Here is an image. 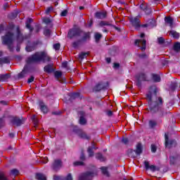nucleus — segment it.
Wrapping results in <instances>:
<instances>
[{"instance_id":"f257e3e1","label":"nucleus","mask_w":180,"mask_h":180,"mask_svg":"<svg viewBox=\"0 0 180 180\" xmlns=\"http://www.w3.org/2000/svg\"><path fill=\"white\" fill-rule=\"evenodd\" d=\"M146 96L148 107L146 110L151 115H156L159 118L164 117L167 112L164 108V98L158 96V87L155 85L150 86Z\"/></svg>"},{"instance_id":"f03ea898","label":"nucleus","mask_w":180,"mask_h":180,"mask_svg":"<svg viewBox=\"0 0 180 180\" xmlns=\"http://www.w3.org/2000/svg\"><path fill=\"white\" fill-rule=\"evenodd\" d=\"M51 58L44 51L35 52L26 60L27 64H34L36 63H50Z\"/></svg>"},{"instance_id":"7ed1b4c3","label":"nucleus","mask_w":180,"mask_h":180,"mask_svg":"<svg viewBox=\"0 0 180 180\" xmlns=\"http://www.w3.org/2000/svg\"><path fill=\"white\" fill-rule=\"evenodd\" d=\"M81 38L76 41H74L71 46L73 49H78L81 44L83 43H88V41H91V32H86L82 30L80 32Z\"/></svg>"},{"instance_id":"20e7f679","label":"nucleus","mask_w":180,"mask_h":180,"mask_svg":"<svg viewBox=\"0 0 180 180\" xmlns=\"http://www.w3.org/2000/svg\"><path fill=\"white\" fill-rule=\"evenodd\" d=\"M15 34L13 32H8L4 36L1 37L2 44L7 46L9 51H13V37Z\"/></svg>"},{"instance_id":"39448f33","label":"nucleus","mask_w":180,"mask_h":180,"mask_svg":"<svg viewBox=\"0 0 180 180\" xmlns=\"http://www.w3.org/2000/svg\"><path fill=\"white\" fill-rule=\"evenodd\" d=\"M82 30L81 28L75 27L70 29L68 32V39L71 40L74 39V37H79V36H81Z\"/></svg>"},{"instance_id":"423d86ee","label":"nucleus","mask_w":180,"mask_h":180,"mask_svg":"<svg viewBox=\"0 0 180 180\" xmlns=\"http://www.w3.org/2000/svg\"><path fill=\"white\" fill-rule=\"evenodd\" d=\"M108 86H109L108 82L105 84L103 82H99L93 88V92H101V91H105L108 89Z\"/></svg>"},{"instance_id":"0eeeda50","label":"nucleus","mask_w":180,"mask_h":180,"mask_svg":"<svg viewBox=\"0 0 180 180\" xmlns=\"http://www.w3.org/2000/svg\"><path fill=\"white\" fill-rule=\"evenodd\" d=\"M136 86H138V88H141V85H142L141 82L142 81H143L144 82L150 81L147 78V75H146V73H144V72H141V73L138 74L136 76Z\"/></svg>"},{"instance_id":"6e6552de","label":"nucleus","mask_w":180,"mask_h":180,"mask_svg":"<svg viewBox=\"0 0 180 180\" xmlns=\"http://www.w3.org/2000/svg\"><path fill=\"white\" fill-rule=\"evenodd\" d=\"M134 45L136 47H139L141 51H146V49H147V41L146 39H136Z\"/></svg>"},{"instance_id":"1a4fd4ad","label":"nucleus","mask_w":180,"mask_h":180,"mask_svg":"<svg viewBox=\"0 0 180 180\" xmlns=\"http://www.w3.org/2000/svg\"><path fill=\"white\" fill-rule=\"evenodd\" d=\"M73 131L74 133H75V134H77V136L83 140H89L90 139V137L86 135V133L84 132V131H82V129H81L74 128Z\"/></svg>"},{"instance_id":"9d476101","label":"nucleus","mask_w":180,"mask_h":180,"mask_svg":"<svg viewBox=\"0 0 180 180\" xmlns=\"http://www.w3.org/2000/svg\"><path fill=\"white\" fill-rule=\"evenodd\" d=\"M11 123L13 126H16L17 127H20L22 124H24L25 122L23 120L18 117H13L11 119Z\"/></svg>"},{"instance_id":"9b49d317","label":"nucleus","mask_w":180,"mask_h":180,"mask_svg":"<svg viewBox=\"0 0 180 180\" xmlns=\"http://www.w3.org/2000/svg\"><path fill=\"white\" fill-rule=\"evenodd\" d=\"M29 39V35L23 36V34L20 32V29L19 27H17V35H16V40L18 43H22L23 40H27Z\"/></svg>"},{"instance_id":"f8f14e48","label":"nucleus","mask_w":180,"mask_h":180,"mask_svg":"<svg viewBox=\"0 0 180 180\" xmlns=\"http://www.w3.org/2000/svg\"><path fill=\"white\" fill-rule=\"evenodd\" d=\"M129 22L131 24V25L136 29V30H139V29H140L141 21L140 19H139V17L130 18Z\"/></svg>"},{"instance_id":"ddd939ff","label":"nucleus","mask_w":180,"mask_h":180,"mask_svg":"<svg viewBox=\"0 0 180 180\" xmlns=\"http://www.w3.org/2000/svg\"><path fill=\"white\" fill-rule=\"evenodd\" d=\"M94 178V172H86L79 176V180H91Z\"/></svg>"},{"instance_id":"4468645a","label":"nucleus","mask_w":180,"mask_h":180,"mask_svg":"<svg viewBox=\"0 0 180 180\" xmlns=\"http://www.w3.org/2000/svg\"><path fill=\"white\" fill-rule=\"evenodd\" d=\"M178 161H180V154L174 153L173 155L169 157V164L170 165H175Z\"/></svg>"},{"instance_id":"2eb2a0df","label":"nucleus","mask_w":180,"mask_h":180,"mask_svg":"<svg viewBox=\"0 0 180 180\" xmlns=\"http://www.w3.org/2000/svg\"><path fill=\"white\" fill-rule=\"evenodd\" d=\"M63 165V162L61 160L58 159L55 160L52 164V168L54 171H58L60 168H61V166Z\"/></svg>"},{"instance_id":"dca6fc26","label":"nucleus","mask_w":180,"mask_h":180,"mask_svg":"<svg viewBox=\"0 0 180 180\" xmlns=\"http://www.w3.org/2000/svg\"><path fill=\"white\" fill-rule=\"evenodd\" d=\"M54 63H50L44 67V72H46L47 74H51L52 72H54L56 70L54 69Z\"/></svg>"},{"instance_id":"f3484780","label":"nucleus","mask_w":180,"mask_h":180,"mask_svg":"<svg viewBox=\"0 0 180 180\" xmlns=\"http://www.w3.org/2000/svg\"><path fill=\"white\" fill-rule=\"evenodd\" d=\"M165 147H169L171 148L172 147L173 144H176V141L175 140H170L169 138L168 137V135L165 134Z\"/></svg>"},{"instance_id":"a211bd4d","label":"nucleus","mask_w":180,"mask_h":180,"mask_svg":"<svg viewBox=\"0 0 180 180\" xmlns=\"http://www.w3.org/2000/svg\"><path fill=\"white\" fill-rule=\"evenodd\" d=\"M79 124H82V125L86 124V119H85V112L79 111Z\"/></svg>"},{"instance_id":"6ab92c4d","label":"nucleus","mask_w":180,"mask_h":180,"mask_svg":"<svg viewBox=\"0 0 180 180\" xmlns=\"http://www.w3.org/2000/svg\"><path fill=\"white\" fill-rule=\"evenodd\" d=\"M27 74H29V68L25 66L22 72L18 74V77L19 79H22V78H25Z\"/></svg>"},{"instance_id":"aec40b11","label":"nucleus","mask_w":180,"mask_h":180,"mask_svg":"<svg viewBox=\"0 0 180 180\" xmlns=\"http://www.w3.org/2000/svg\"><path fill=\"white\" fill-rule=\"evenodd\" d=\"M94 16L96 19H105L108 16V13L106 11H97L95 13Z\"/></svg>"},{"instance_id":"412c9836","label":"nucleus","mask_w":180,"mask_h":180,"mask_svg":"<svg viewBox=\"0 0 180 180\" xmlns=\"http://www.w3.org/2000/svg\"><path fill=\"white\" fill-rule=\"evenodd\" d=\"M143 164L146 170L150 169L152 172H155V171H157V167H155V165H150V162H148V161H145Z\"/></svg>"},{"instance_id":"4be33fe9","label":"nucleus","mask_w":180,"mask_h":180,"mask_svg":"<svg viewBox=\"0 0 180 180\" xmlns=\"http://www.w3.org/2000/svg\"><path fill=\"white\" fill-rule=\"evenodd\" d=\"M165 23L168 25L171 29L174 27V18L171 16H166L165 17Z\"/></svg>"},{"instance_id":"5701e85b","label":"nucleus","mask_w":180,"mask_h":180,"mask_svg":"<svg viewBox=\"0 0 180 180\" xmlns=\"http://www.w3.org/2000/svg\"><path fill=\"white\" fill-rule=\"evenodd\" d=\"M30 23H33V19L29 18L27 19V21L25 22V27L30 30V33H32L33 30H34V28L32 27Z\"/></svg>"},{"instance_id":"b1692460","label":"nucleus","mask_w":180,"mask_h":180,"mask_svg":"<svg viewBox=\"0 0 180 180\" xmlns=\"http://www.w3.org/2000/svg\"><path fill=\"white\" fill-rule=\"evenodd\" d=\"M3 64H11V56L0 58V65Z\"/></svg>"},{"instance_id":"393cba45","label":"nucleus","mask_w":180,"mask_h":180,"mask_svg":"<svg viewBox=\"0 0 180 180\" xmlns=\"http://www.w3.org/2000/svg\"><path fill=\"white\" fill-rule=\"evenodd\" d=\"M127 154L130 158H136L137 155H139L136 153V150L133 149H128L127 151Z\"/></svg>"},{"instance_id":"a878e982","label":"nucleus","mask_w":180,"mask_h":180,"mask_svg":"<svg viewBox=\"0 0 180 180\" xmlns=\"http://www.w3.org/2000/svg\"><path fill=\"white\" fill-rule=\"evenodd\" d=\"M39 105L41 111H42L44 114L48 113L49 108L43 101H40Z\"/></svg>"},{"instance_id":"bb28decb","label":"nucleus","mask_w":180,"mask_h":180,"mask_svg":"<svg viewBox=\"0 0 180 180\" xmlns=\"http://www.w3.org/2000/svg\"><path fill=\"white\" fill-rule=\"evenodd\" d=\"M77 98L79 99H81L82 98V96H81V93H79V92L72 93L70 95L69 100L74 101L75 99H77Z\"/></svg>"},{"instance_id":"cd10ccee","label":"nucleus","mask_w":180,"mask_h":180,"mask_svg":"<svg viewBox=\"0 0 180 180\" xmlns=\"http://www.w3.org/2000/svg\"><path fill=\"white\" fill-rule=\"evenodd\" d=\"M135 152L138 155H141L143 153V145L141 143H138L136 144Z\"/></svg>"},{"instance_id":"c85d7f7f","label":"nucleus","mask_w":180,"mask_h":180,"mask_svg":"<svg viewBox=\"0 0 180 180\" xmlns=\"http://www.w3.org/2000/svg\"><path fill=\"white\" fill-rule=\"evenodd\" d=\"M151 78L153 82H161V76H160V75L152 73Z\"/></svg>"},{"instance_id":"c756f323","label":"nucleus","mask_w":180,"mask_h":180,"mask_svg":"<svg viewBox=\"0 0 180 180\" xmlns=\"http://www.w3.org/2000/svg\"><path fill=\"white\" fill-rule=\"evenodd\" d=\"M11 78V75L6 73L4 75H0V82H5Z\"/></svg>"},{"instance_id":"7c9ffc66","label":"nucleus","mask_w":180,"mask_h":180,"mask_svg":"<svg viewBox=\"0 0 180 180\" xmlns=\"http://www.w3.org/2000/svg\"><path fill=\"white\" fill-rule=\"evenodd\" d=\"M169 34L173 37V39H175L176 40H178L180 37V34L179 32H177L175 30H171L169 31Z\"/></svg>"},{"instance_id":"2f4dec72","label":"nucleus","mask_w":180,"mask_h":180,"mask_svg":"<svg viewBox=\"0 0 180 180\" xmlns=\"http://www.w3.org/2000/svg\"><path fill=\"white\" fill-rule=\"evenodd\" d=\"M96 158L101 162L106 161V158L103 157V155H102L101 153H98L96 155Z\"/></svg>"},{"instance_id":"473e14b6","label":"nucleus","mask_w":180,"mask_h":180,"mask_svg":"<svg viewBox=\"0 0 180 180\" xmlns=\"http://www.w3.org/2000/svg\"><path fill=\"white\" fill-rule=\"evenodd\" d=\"M35 178L37 180H47L46 176L41 173H37L35 175Z\"/></svg>"},{"instance_id":"72a5a7b5","label":"nucleus","mask_w":180,"mask_h":180,"mask_svg":"<svg viewBox=\"0 0 180 180\" xmlns=\"http://www.w3.org/2000/svg\"><path fill=\"white\" fill-rule=\"evenodd\" d=\"M173 49L176 51V53H179L180 51V42L174 43L173 46Z\"/></svg>"},{"instance_id":"f704fd0d","label":"nucleus","mask_w":180,"mask_h":180,"mask_svg":"<svg viewBox=\"0 0 180 180\" xmlns=\"http://www.w3.org/2000/svg\"><path fill=\"white\" fill-rule=\"evenodd\" d=\"M176 88H178V83L176 82H172L169 86L171 91H175Z\"/></svg>"},{"instance_id":"c9c22d12","label":"nucleus","mask_w":180,"mask_h":180,"mask_svg":"<svg viewBox=\"0 0 180 180\" xmlns=\"http://www.w3.org/2000/svg\"><path fill=\"white\" fill-rule=\"evenodd\" d=\"M35 49H36V44H34L30 46H27L25 47V50L28 51V53H30V51H34Z\"/></svg>"},{"instance_id":"e433bc0d","label":"nucleus","mask_w":180,"mask_h":180,"mask_svg":"<svg viewBox=\"0 0 180 180\" xmlns=\"http://www.w3.org/2000/svg\"><path fill=\"white\" fill-rule=\"evenodd\" d=\"M94 39H95L96 43H99V40L102 39V34L98 32H96L94 34Z\"/></svg>"},{"instance_id":"4c0bfd02","label":"nucleus","mask_w":180,"mask_h":180,"mask_svg":"<svg viewBox=\"0 0 180 180\" xmlns=\"http://www.w3.org/2000/svg\"><path fill=\"white\" fill-rule=\"evenodd\" d=\"M54 77L56 79H60L63 77V72L56 70L54 72Z\"/></svg>"},{"instance_id":"58836bf2","label":"nucleus","mask_w":180,"mask_h":180,"mask_svg":"<svg viewBox=\"0 0 180 180\" xmlns=\"http://www.w3.org/2000/svg\"><path fill=\"white\" fill-rule=\"evenodd\" d=\"M148 124L150 129H154L157 126V121L150 120H149Z\"/></svg>"},{"instance_id":"ea45409f","label":"nucleus","mask_w":180,"mask_h":180,"mask_svg":"<svg viewBox=\"0 0 180 180\" xmlns=\"http://www.w3.org/2000/svg\"><path fill=\"white\" fill-rule=\"evenodd\" d=\"M89 55V52H82L79 54V58L80 60H84V58H86V56Z\"/></svg>"},{"instance_id":"a19ab883","label":"nucleus","mask_w":180,"mask_h":180,"mask_svg":"<svg viewBox=\"0 0 180 180\" xmlns=\"http://www.w3.org/2000/svg\"><path fill=\"white\" fill-rule=\"evenodd\" d=\"M101 172H102V174H103V175H106L107 176H109V172L108 171V167H101Z\"/></svg>"},{"instance_id":"79ce46f5","label":"nucleus","mask_w":180,"mask_h":180,"mask_svg":"<svg viewBox=\"0 0 180 180\" xmlns=\"http://www.w3.org/2000/svg\"><path fill=\"white\" fill-rule=\"evenodd\" d=\"M44 36H46V37H50V36H51V31L50 30V29H44Z\"/></svg>"},{"instance_id":"37998d69","label":"nucleus","mask_w":180,"mask_h":180,"mask_svg":"<svg viewBox=\"0 0 180 180\" xmlns=\"http://www.w3.org/2000/svg\"><path fill=\"white\" fill-rule=\"evenodd\" d=\"M99 26H101V27H103V26H112V24L106 22V21H101L99 22Z\"/></svg>"},{"instance_id":"c03bdc74","label":"nucleus","mask_w":180,"mask_h":180,"mask_svg":"<svg viewBox=\"0 0 180 180\" xmlns=\"http://www.w3.org/2000/svg\"><path fill=\"white\" fill-rule=\"evenodd\" d=\"M18 15H19V13L15 11V12L11 13L9 15V18H10V19H15V18H18Z\"/></svg>"},{"instance_id":"a18cd8bd","label":"nucleus","mask_w":180,"mask_h":180,"mask_svg":"<svg viewBox=\"0 0 180 180\" xmlns=\"http://www.w3.org/2000/svg\"><path fill=\"white\" fill-rule=\"evenodd\" d=\"M143 12H145L146 15H151L153 13V10L150 8H148V6H147L145 10L143 11Z\"/></svg>"},{"instance_id":"49530a36","label":"nucleus","mask_w":180,"mask_h":180,"mask_svg":"<svg viewBox=\"0 0 180 180\" xmlns=\"http://www.w3.org/2000/svg\"><path fill=\"white\" fill-rule=\"evenodd\" d=\"M87 153L89 154V157H94V149L92 148L89 147L87 149Z\"/></svg>"},{"instance_id":"de8ad7c7","label":"nucleus","mask_w":180,"mask_h":180,"mask_svg":"<svg viewBox=\"0 0 180 180\" xmlns=\"http://www.w3.org/2000/svg\"><path fill=\"white\" fill-rule=\"evenodd\" d=\"M149 26H150V27H154V26H155V20L154 19H150L148 20V23Z\"/></svg>"},{"instance_id":"09e8293b","label":"nucleus","mask_w":180,"mask_h":180,"mask_svg":"<svg viewBox=\"0 0 180 180\" xmlns=\"http://www.w3.org/2000/svg\"><path fill=\"white\" fill-rule=\"evenodd\" d=\"M73 165H75V167H79V166H82L84 165V162L82 161H76L73 163Z\"/></svg>"},{"instance_id":"8fccbe9b","label":"nucleus","mask_w":180,"mask_h":180,"mask_svg":"<svg viewBox=\"0 0 180 180\" xmlns=\"http://www.w3.org/2000/svg\"><path fill=\"white\" fill-rule=\"evenodd\" d=\"M158 43L159 44H164V43H165V39H164V37H158Z\"/></svg>"},{"instance_id":"3c124183","label":"nucleus","mask_w":180,"mask_h":180,"mask_svg":"<svg viewBox=\"0 0 180 180\" xmlns=\"http://www.w3.org/2000/svg\"><path fill=\"white\" fill-rule=\"evenodd\" d=\"M60 47H61V44H53V49L56 51L60 50Z\"/></svg>"},{"instance_id":"603ef678","label":"nucleus","mask_w":180,"mask_h":180,"mask_svg":"<svg viewBox=\"0 0 180 180\" xmlns=\"http://www.w3.org/2000/svg\"><path fill=\"white\" fill-rule=\"evenodd\" d=\"M67 15H68V11L67 9L63 10V11L60 13V16H62V17L67 16Z\"/></svg>"},{"instance_id":"864d4df0","label":"nucleus","mask_w":180,"mask_h":180,"mask_svg":"<svg viewBox=\"0 0 180 180\" xmlns=\"http://www.w3.org/2000/svg\"><path fill=\"white\" fill-rule=\"evenodd\" d=\"M122 142L123 143V144H125V145L129 144V138H126V137L122 138Z\"/></svg>"},{"instance_id":"5fc2aeb1","label":"nucleus","mask_w":180,"mask_h":180,"mask_svg":"<svg viewBox=\"0 0 180 180\" xmlns=\"http://www.w3.org/2000/svg\"><path fill=\"white\" fill-rule=\"evenodd\" d=\"M11 173L13 174V175H18V174H19V170L16 169H13L11 171Z\"/></svg>"},{"instance_id":"6e6d98bb","label":"nucleus","mask_w":180,"mask_h":180,"mask_svg":"<svg viewBox=\"0 0 180 180\" xmlns=\"http://www.w3.org/2000/svg\"><path fill=\"white\" fill-rule=\"evenodd\" d=\"M138 57L139 58H142V59L147 58V54H146V53H139L138 55Z\"/></svg>"},{"instance_id":"4d7b16f0","label":"nucleus","mask_w":180,"mask_h":180,"mask_svg":"<svg viewBox=\"0 0 180 180\" xmlns=\"http://www.w3.org/2000/svg\"><path fill=\"white\" fill-rule=\"evenodd\" d=\"M151 151L153 153H156L157 152V146H155V145H154V144L151 145Z\"/></svg>"},{"instance_id":"13d9d810","label":"nucleus","mask_w":180,"mask_h":180,"mask_svg":"<svg viewBox=\"0 0 180 180\" xmlns=\"http://www.w3.org/2000/svg\"><path fill=\"white\" fill-rule=\"evenodd\" d=\"M113 68L115 70H117L118 68H120V64L117 63H114Z\"/></svg>"},{"instance_id":"bf43d9fd","label":"nucleus","mask_w":180,"mask_h":180,"mask_svg":"<svg viewBox=\"0 0 180 180\" xmlns=\"http://www.w3.org/2000/svg\"><path fill=\"white\" fill-rule=\"evenodd\" d=\"M79 158H80L81 161H85V154L84 153V151H82Z\"/></svg>"},{"instance_id":"052dcab7","label":"nucleus","mask_w":180,"mask_h":180,"mask_svg":"<svg viewBox=\"0 0 180 180\" xmlns=\"http://www.w3.org/2000/svg\"><path fill=\"white\" fill-rule=\"evenodd\" d=\"M34 81V76H31L30 79L27 80V84H32Z\"/></svg>"},{"instance_id":"680f3d73","label":"nucleus","mask_w":180,"mask_h":180,"mask_svg":"<svg viewBox=\"0 0 180 180\" xmlns=\"http://www.w3.org/2000/svg\"><path fill=\"white\" fill-rule=\"evenodd\" d=\"M5 124V122H4V118H0V129H2Z\"/></svg>"},{"instance_id":"e2e57ef3","label":"nucleus","mask_w":180,"mask_h":180,"mask_svg":"<svg viewBox=\"0 0 180 180\" xmlns=\"http://www.w3.org/2000/svg\"><path fill=\"white\" fill-rule=\"evenodd\" d=\"M44 23H46V25H49V23H51V19L45 18V19H44Z\"/></svg>"},{"instance_id":"0e129e2a","label":"nucleus","mask_w":180,"mask_h":180,"mask_svg":"<svg viewBox=\"0 0 180 180\" xmlns=\"http://www.w3.org/2000/svg\"><path fill=\"white\" fill-rule=\"evenodd\" d=\"M51 11H53V7H48L46 10V15H49V13H50V12H51Z\"/></svg>"},{"instance_id":"69168bd1","label":"nucleus","mask_w":180,"mask_h":180,"mask_svg":"<svg viewBox=\"0 0 180 180\" xmlns=\"http://www.w3.org/2000/svg\"><path fill=\"white\" fill-rule=\"evenodd\" d=\"M140 9H141V11H145L146 8H147V6H144V4H141L139 6Z\"/></svg>"},{"instance_id":"338daca9","label":"nucleus","mask_w":180,"mask_h":180,"mask_svg":"<svg viewBox=\"0 0 180 180\" xmlns=\"http://www.w3.org/2000/svg\"><path fill=\"white\" fill-rule=\"evenodd\" d=\"M5 30V26L3 24H0V33Z\"/></svg>"},{"instance_id":"774afa93","label":"nucleus","mask_w":180,"mask_h":180,"mask_svg":"<svg viewBox=\"0 0 180 180\" xmlns=\"http://www.w3.org/2000/svg\"><path fill=\"white\" fill-rule=\"evenodd\" d=\"M0 180H8L4 174H0Z\"/></svg>"}]
</instances>
